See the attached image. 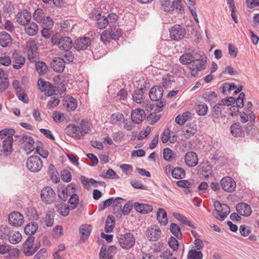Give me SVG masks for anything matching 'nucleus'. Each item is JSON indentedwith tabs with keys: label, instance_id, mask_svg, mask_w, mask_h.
I'll list each match as a JSON object with an SVG mask.
<instances>
[{
	"label": "nucleus",
	"instance_id": "51",
	"mask_svg": "<svg viewBox=\"0 0 259 259\" xmlns=\"http://www.w3.org/2000/svg\"><path fill=\"white\" fill-rule=\"evenodd\" d=\"M83 237L85 239L89 237L91 232V226L88 225H82L79 229Z\"/></svg>",
	"mask_w": 259,
	"mask_h": 259
},
{
	"label": "nucleus",
	"instance_id": "43",
	"mask_svg": "<svg viewBox=\"0 0 259 259\" xmlns=\"http://www.w3.org/2000/svg\"><path fill=\"white\" fill-rule=\"evenodd\" d=\"M170 231L178 239H182L181 229L177 224L175 223L171 224L170 225Z\"/></svg>",
	"mask_w": 259,
	"mask_h": 259
},
{
	"label": "nucleus",
	"instance_id": "31",
	"mask_svg": "<svg viewBox=\"0 0 259 259\" xmlns=\"http://www.w3.org/2000/svg\"><path fill=\"white\" fill-rule=\"evenodd\" d=\"M13 142V137H10L9 139H5L3 143L2 151L5 155H9L12 151V145Z\"/></svg>",
	"mask_w": 259,
	"mask_h": 259
},
{
	"label": "nucleus",
	"instance_id": "32",
	"mask_svg": "<svg viewBox=\"0 0 259 259\" xmlns=\"http://www.w3.org/2000/svg\"><path fill=\"white\" fill-rule=\"evenodd\" d=\"M156 218L158 222L162 225L166 226L168 223L167 213L162 208H159L157 211Z\"/></svg>",
	"mask_w": 259,
	"mask_h": 259
},
{
	"label": "nucleus",
	"instance_id": "62",
	"mask_svg": "<svg viewBox=\"0 0 259 259\" xmlns=\"http://www.w3.org/2000/svg\"><path fill=\"white\" fill-rule=\"evenodd\" d=\"M169 246L174 250L177 251L179 247V243L176 238L174 237H170L168 242Z\"/></svg>",
	"mask_w": 259,
	"mask_h": 259
},
{
	"label": "nucleus",
	"instance_id": "42",
	"mask_svg": "<svg viewBox=\"0 0 259 259\" xmlns=\"http://www.w3.org/2000/svg\"><path fill=\"white\" fill-rule=\"evenodd\" d=\"M194 56L191 53H185L180 58V62L184 65L191 64L193 61Z\"/></svg>",
	"mask_w": 259,
	"mask_h": 259
},
{
	"label": "nucleus",
	"instance_id": "2",
	"mask_svg": "<svg viewBox=\"0 0 259 259\" xmlns=\"http://www.w3.org/2000/svg\"><path fill=\"white\" fill-rule=\"evenodd\" d=\"M42 166L41 159L36 155L29 157L26 161V167L32 172L35 173L39 171Z\"/></svg>",
	"mask_w": 259,
	"mask_h": 259
},
{
	"label": "nucleus",
	"instance_id": "23",
	"mask_svg": "<svg viewBox=\"0 0 259 259\" xmlns=\"http://www.w3.org/2000/svg\"><path fill=\"white\" fill-rule=\"evenodd\" d=\"M24 26L25 32L29 36H34L38 31V26L34 22L29 21Z\"/></svg>",
	"mask_w": 259,
	"mask_h": 259
},
{
	"label": "nucleus",
	"instance_id": "18",
	"mask_svg": "<svg viewBox=\"0 0 259 259\" xmlns=\"http://www.w3.org/2000/svg\"><path fill=\"white\" fill-rule=\"evenodd\" d=\"M13 67L15 69H19L24 65L25 58L20 54L15 51L13 54Z\"/></svg>",
	"mask_w": 259,
	"mask_h": 259
},
{
	"label": "nucleus",
	"instance_id": "48",
	"mask_svg": "<svg viewBox=\"0 0 259 259\" xmlns=\"http://www.w3.org/2000/svg\"><path fill=\"white\" fill-rule=\"evenodd\" d=\"M173 77L169 75H167L163 77L162 79V85L165 89L170 88L174 83Z\"/></svg>",
	"mask_w": 259,
	"mask_h": 259
},
{
	"label": "nucleus",
	"instance_id": "41",
	"mask_svg": "<svg viewBox=\"0 0 259 259\" xmlns=\"http://www.w3.org/2000/svg\"><path fill=\"white\" fill-rule=\"evenodd\" d=\"M187 257L188 259H202L203 254L200 250L192 248L189 250Z\"/></svg>",
	"mask_w": 259,
	"mask_h": 259
},
{
	"label": "nucleus",
	"instance_id": "10",
	"mask_svg": "<svg viewBox=\"0 0 259 259\" xmlns=\"http://www.w3.org/2000/svg\"><path fill=\"white\" fill-rule=\"evenodd\" d=\"M206 61L205 60H195L190 64L189 68L191 71V75L197 76L198 72L204 70L205 68Z\"/></svg>",
	"mask_w": 259,
	"mask_h": 259
},
{
	"label": "nucleus",
	"instance_id": "7",
	"mask_svg": "<svg viewBox=\"0 0 259 259\" xmlns=\"http://www.w3.org/2000/svg\"><path fill=\"white\" fill-rule=\"evenodd\" d=\"M75 185L71 183L67 187L60 185L58 188V195L62 200L65 201L67 199L68 196L71 195L73 193H75Z\"/></svg>",
	"mask_w": 259,
	"mask_h": 259
},
{
	"label": "nucleus",
	"instance_id": "15",
	"mask_svg": "<svg viewBox=\"0 0 259 259\" xmlns=\"http://www.w3.org/2000/svg\"><path fill=\"white\" fill-rule=\"evenodd\" d=\"M185 163L190 167H194L198 163V157L197 153L193 151H189L184 156Z\"/></svg>",
	"mask_w": 259,
	"mask_h": 259
},
{
	"label": "nucleus",
	"instance_id": "30",
	"mask_svg": "<svg viewBox=\"0 0 259 259\" xmlns=\"http://www.w3.org/2000/svg\"><path fill=\"white\" fill-rule=\"evenodd\" d=\"M57 211L61 215L66 217L69 214L70 209L68 205L62 202H58L55 205Z\"/></svg>",
	"mask_w": 259,
	"mask_h": 259
},
{
	"label": "nucleus",
	"instance_id": "40",
	"mask_svg": "<svg viewBox=\"0 0 259 259\" xmlns=\"http://www.w3.org/2000/svg\"><path fill=\"white\" fill-rule=\"evenodd\" d=\"M115 226L114 217L109 215L105 222V231L106 233L111 232Z\"/></svg>",
	"mask_w": 259,
	"mask_h": 259
},
{
	"label": "nucleus",
	"instance_id": "14",
	"mask_svg": "<svg viewBox=\"0 0 259 259\" xmlns=\"http://www.w3.org/2000/svg\"><path fill=\"white\" fill-rule=\"evenodd\" d=\"M161 235V230L156 225L150 226L146 231V236L150 241H156L158 240L160 238Z\"/></svg>",
	"mask_w": 259,
	"mask_h": 259
},
{
	"label": "nucleus",
	"instance_id": "39",
	"mask_svg": "<svg viewBox=\"0 0 259 259\" xmlns=\"http://www.w3.org/2000/svg\"><path fill=\"white\" fill-rule=\"evenodd\" d=\"M190 115L189 112H185L181 115H178L175 121L178 124L182 125L190 118Z\"/></svg>",
	"mask_w": 259,
	"mask_h": 259
},
{
	"label": "nucleus",
	"instance_id": "28",
	"mask_svg": "<svg viewBox=\"0 0 259 259\" xmlns=\"http://www.w3.org/2000/svg\"><path fill=\"white\" fill-rule=\"evenodd\" d=\"M197 132V125L191 122L186 125L183 131V135L187 139L190 138L194 135Z\"/></svg>",
	"mask_w": 259,
	"mask_h": 259
},
{
	"label": "nucleus",
	"instance_id": "55",
	"mask_svg": "<svg viewBox=\"0 0 259 259\" xmlns=\"http://www.w3.org/2000/svg\"><path fill=\"white\" fill-rule=\"evenodd\" d=\"M12 63L11 57L5 54H2L0 56V64L5 66H9Z\"/></svg>",
	"mask_w": 259,
	"mask_h": 259
},
{
	"label": "nucleus",
	"instance_id": "33",
	"mask_svg": "<svg viewBox=\"0 0 259 259\" xmlns=\"http://www.w3.org/2000/svg\"><path fill=\"white\" fill-rule=\"evenodd\" d=\"M7 238L11 243L15 244L20 242L21 241L22 237L21 234L19 232L11 230Z\"/></svg>",
	"mask_w": 259,
	"mask_h": 259
},
{
	"label": "nucleus",
	"instance_id": "11",
	"mask_svg": "<svg viewBox=\"0 0 259 259\" xmlns=\"http://www.w3.org/2000/svg\"><path fill=\"white\" fill-rule=\"evenodd\" d=\"M65 132L68 136L76 139H81L84 134L80 128L75 124H69L65 129Z\"/></svg>",
	"mask_w": 259,
	"mask_h": 259
},
{
	"label": "nucleus",
	"instance_id": "44",
	"mask_svg": "<svg viewBox=\"0 0 259 259\" xmlns=\"http://www.w3.org/2000/svg\"><path fill=\"white\" fill-rule=\"evenodd\" d=\"M79 199L78 196L75 194V193H73L69 199L68 201V207H69L70 209H75L77 204H78Z\"/></svg>",
	"mask_w": 259,
	"mask_h": 259
},
{
	"label": "nucleus",
	"instance_id": "64",
	"mask_svg": "<svg viewBox=\"0 0 259 259\" xmlns=\"http://www.w3.org/2000/svg\"><path fill=\"white\" fill-rule=\"evenodd\" d=\"M106 17L102 16L97 19V26L101 29L105 28L108 25Z\"/></svg>",
	"mask_w": 259,
	"mask_h": 259
},
{
	"label": "nucleus",
	"instance_id": "47",
	"mask_svg": "<svg viewBox=\"0 0 259 259\" xmlns=\"http://www.w3.org/2000/svg\"><path fill=\"white\" fill-rule=\"evenodd\" d=\"M177 184L179 187L185 188H192L195 186L192 180H180L177 182Z\"/></svg>",
	"mask_w": 259,
	"mask_h": 259
},
{
	"label": "nucleus",
	"instance_id": "22",
	"mask_svg": "<svg viewBox=\"0 0 259 259\" xmlns=\"http://www.w3.org/2000/svg\"><path fill=\"white\" fill-rule=\"evenodd\" d=\"M145 117V111L143 109H137L133 110L131 114V117L134 122L135 123H141Z\"/></svg>",
	"mask_w": 259,
	"mask_h": 259
},
{
	"label": "nucleus",
	"instance_id": "16",
	"mask_svg": "<svg viewBox=\"0 0 259 259\" xmlns=\"http://www.w3.org/2000/svg\"><path fill=\"white\" fill-rule=\"evenodd\" d=\"M170 37L174 40L183 38L185 34V30L179 25H175L170 30Z\"/></svg>",
	"mask_w": 259,
	"mask_h": 259
},
{
	"label": "nucleus",
	"instance_id": "1",
	"mask_svg": "<svg viewBox=\"0 0 259 259\" xmlns=\"http://www.w3.org/2000/svg\"><path fill=\"white\" fill-rule=\"evenodd\" d=\"M52 42L54 45L57 46L60 50L64 51H69L72 47V40L67 36L59 37L54 36L52 38Z\"/></svg>",
	"mask_w": 259,
	"mask_h": 259
},
{
	"label": "nucleus",
	"instance_id": "12",
	"mask_svg": "<svg viewBox=\"0 0 259 259\" xmlns=\"http://www.w3.org/2000/svg\"><path fill=\"white\" fill-rule=\"evenodd\" d=\"M220 184L222 189L228 192L234 191L236 187L235 181L230 177H224L221 180Z\"/></svg>",
	"mask_w": 259,
	"mask_h": 259
},
{
	"label": "nucleus",
	"instance_id": "26",
	"mask_svg": "<svg viewBox=\"0 0 259 259\" xmlns=\"http://www.w3.org/2000/svg\"><path fill=\"white\" fill-rule=\"evenodd\" d=\"M236 208L240 215L245 217L250 215L252 212L250 206L245 203H240L237 204Z\"/></svg>",
	"mask_w": 259,
	"mask_h": 259
},
{
	"label": "nucleus",
	"instance_id": "34",
	"mask_svg": "<svg viewBox=\"0 0 259 259\" xmlns=\"http://www.w3.org/2000/svg\"><path fill=\"white\" fill-rule=\"evenodd\" d=\"M12 42V38L9 34L3 31L0 33V45L7 47Z\"/></svg>",
	"mask_w": 259,
	"mask_h": 259
},
{
	"label": "nucleus",
	"instance_id": "52",
	"mask_svg": "<svg viewBox=\"0 0 259 259\" xmlns=\"http://www.w3.org/2000/svg\"><path fill=\"white\" fill-rule=\"evenodd\" d=\"M163 155L164 159L170 161L175 158V154L170 148H166L163 150Z\"/></svg>",
	"mask_w": 259,
	"mask_h": 259
},
{
	"label": "nucleus",
	"instance_id": "37",
	"mask_svg": "<svg viewBox=\"0 0 259 259\" xmlns=\"http://www.w3.org/2000/svg\"><path fill=\"white\" fill-rule=\"evenodd\" d=\"M186 172L184 169L180 167H176L173 168L171 176L176 179H182L185 178Z\"/></svg>",
	"mask_w": 259,
	"mask_h": 259
},
{
	"label": "nucleus",
	"instance_id": "60",
	"mask_svg": "<svg viewBox=\"0 0 259 259\" xmlns=\"http://www.w3.org/2000/svg\"><path fill=\"white\" fill-rule=\"evenodd\" d=\"M110 31L108 30H104L101 34V39L105 44L108 43L111 39Z\"/></svg>",
	"mask_w": 259,
	"mask_h": 259
},
{
	"label": "nucleus",
	"instance_id": "45",
	"mask_svg": "<svg viewBox=\"0 0 259 259\" xmlns=\"http://www.w3.org/2000/svg\"><path fill=\"white\" fill-rule=\"evenodd\" d=\"M15 131L11 128H5L0 131V139H9L13 137L15 134Z\"/></svg>",
	"mask_w": 259,
	"mask_h": 259
},
{
	"label": "nucleus",
	"instance_id": "59",
	"mask_svg": "<svg viewBox=\"0 0 259 259\" xmlns=\"http://www.w3.org/2000/svg\"><path fill=\"white\" fill-rule=\"evenodd\" d=\"M48 256V253L46 248H41L34 255V259H46Z\"/></svg>",
	"mask_w": 259,
	"mask_h": 259
},
{
	"label": "nucleus",
	"instance_id": "29",
	"mask_svg": "<svg viewBox=\"0 0 259 259\" xmlns=\"http://www.w3.org/2000/svg\"><path fill=\"white\" fill-rule=\"evenodd\" d=\"M65 65V64L64 59L60 57L54 58L52 63V68L56 72L63 71L64 69Z\"/></svg>",
	"mask_w": 259,
	"mask_h": 259
},
{
	"label": "nucleus",
	"instance_id": "8",
	"mask_svg": "<svg viewBox=\"0 0 259 259\" xmlns=\"http://www.w3.org/2000/svg\"><path fill=\"white\" fill-rule=\"evenodd\" d=\"M41 200L46 204L52 203L56 198V193L50 187H45L40 192Z\"/></svg>",
	"mask_w": 259,
	"mask_h": 259
},
{
	"label": "nucleus",
	"instance_id": "36",
	"mask_svg": "<svg viewBox=\"0 0 259 259\" xmlns=\"http://www.w3.org/2000/svg\"><path fill=\"white\" fill-rule=\"evenodd\" d=\"M38 225L36 222H31L27 224L24 228V232L27 235L34 234L38 229Z\"/></svg>",
	"mask_w": 259,
	"mask_h": 259
},
{
	"label": "nucleus",
	"instance_id": "20",
	"mask_svg": "<svg viewBox=\"0 0 259 259\" xmlns=\"http://www.w3.org/2000/svg\"><path fill=\"white\" fill-rule=\"evenodd\" d=\"M163 89L160 86L153 87L149 92V97L152 101H158L163 95Z\"/></svg>",
	"mask_w": 259,
	"mask_h": 259
},
{
	"label": "nucleus",
	"instance_id": "21",
	"mask_svg": "<svg viewBox=\"0 0 259 259\" xmlns=\"http://www.w3.org/2000/svg\"><path fill=\"white\" fill-rule=\"evenodd\" d=\"M63 106L68 111H74L77 106V102L71 96H66L63 100Z\"/></svg>",
	"mask_w": 259,
	"mask_h": 259
},
{
	"label": "nucleus",
	"instance_id": "35",
	"mask_svg": "<svg viewBox=\"0 0 259 259\" xmlns=\"http://www.w3.org/2000/svg\"><path fill=\"white\" fill-rule=\"evenodd\" d=\"M124 116L122 113L117 112L112 114L110 118V122L114 125L120 124L124 121Z\"/></svg>",
	"mask_w": 259,
	"mask_h": 259
},
{
	"label": "nucleus",
	"instance_id": "17",
	"mask_svg": "<svg viewBox=\"0 0 259 259\" xmlns=\"http://www.w3.org/2000/svg\"><path fill=\"white\" fill-rule=\"evenodd\" d=\"M177 140V134L175 133L170 132L169 127L165 128L161 136V141L163 143L169 141L171 143H175Z\"/></svg>",
	"mask_w": 259,
	"mask_h": 259
},
{
	"label": "nucleus",
	"instance_id": "46",
	"mask_svg": "<svg viewBox=\"0 0 259 259\" xmlns=\"http://www.w3.org/2000/svg\"><path fill=\"white\" fill-rule=\"evenodd\" d=\"M231 133L235 137H239L242 135V131L239 123H236L231 126Z\"/></svg>",
	"mask_w": 259,
	"mask_h": 259
},
{
	"label": "nucleus",
	"instance_id": "49",
	"mask_svg": "<svg viewBox=\"0 0 259 259\" xmlns=\"http://www.w3.org/2000/svg\"><path fill=\"white\" fill-rule=\"evenodd\" d=\"M203 97L206 101L210 103H213L217 101V95L215 92L209 91L205 93Z\"/></svg>",
	"mask_w": 259,
	"mask_h": 259
},
{
	"label": "nucleus",
	"instance_id": "19",
	"mask_svg": "<svg viewBox=\"0 0 259 259\" xmlns=\"http://www.w3.org/2000/svg\"><path fill=\"white\" fill-rule=\"evenodd\" d=\"M31 18V15L27 10L21 11L16 16L17 22L21 25H25Z\"/></svg>",
	"mask_w": 259,
	"mask_h": 259
},
{
	"label": "nucleus",
	"instance_id": "58",
	"mask_svg": "<svg viewBox=\"0 0 259 259\" xmlns=\"http://www.w3.org/2000/svg\"><path fill=\"white\" fill-rule=\"evenodd\" d=\"M102 177L104 178L118 179L119 177L112 169H109L106 173L103 174Z\"/></svg>",
	"mask_w": 259,
	"mask_h": 259
},
{
	"label": "nucleus",
	"instance_id": "3",
	"mask_svg": "<svg viewBox=\"0 0 259 259\" xmlns=\"http://www.w3.org/2000/svg\"><path fill=\"white\" fill-rule=\"evenodd\" d=\"M118 242L122 248L129 249L135 245V238L133 234L130 233H125L119 236Z\"/></svg>",
	"mask_w": 259,
	"mask_h": 259
},
{
	"label": "nucleus",
	"instance_id": "63",
	"mask_svg": "<svg viewBox=\"0 0 259 259\" xmlns=\"http://www.w3.org/2000/svg\"><path fill=\"white\" fill-rule=\"evenodd\" d=\"M134 205L130 202L125 203L121 210V214L123 215H128L133 209Z\"/></svg>",
	"mask_w": 259,
	"mask_h": 259
},
{
	"label": "nucleus",
	"instance_id": "6",
	"mask_svg": "<svg viewBox=\"0 0 259 259\" xmlns=\"http://www.w3.org/2000/svg\"><path fill=\"white\" fill-rule=\"evenodd\" d=\"M34 237L29 236L22 245V251L26 256L32 255L37 250V246L34 244Z\"/></svg>",
	"mask_w": 259,
	"mask_h": 259
},
{
	"label": "nucleus",
	"instance_id": "53",
	"mask_svg": "<svg viewBox=\"0 0 259 259\" xmlns=\"http://www.w3.org/2000/svg\"><path fill=\"white\" fill-rule=\"evenodd\" d=\"M63 234V229L61 226L57 225L55 226L53 231L52 236L55 239L60 238Z\"/></svg>",
	"mask_w": 259,
	"mask_h": 259
},
{
	"label": "nucleus",
	"instance_id": "38",
	"mask_svg": "<svg viewBox=\"0 0 259 259\" xmlns=\"http://www.w3.org/2000/svg\"><path fill=\"white\" fill-rule=\"evenodd\" d=\"M26 48L28 51L29 57L33 55L37 50L36 42L33 40H29L26 44Z\"/></svg>",
	"mask_w": 259,
	"mask_h": 259
},
{
	"label": "nucleus",
	"instance_id": "5",
	"mask_svg": "<svg viewBox=\"0 0 259 259\" xmlns=\"http://www.w3.org/2000/svg\"><path fill=\"white\" fill-rule=\"evenodd\" d=\"M214 206L216 210L215 217L220 221H223L230 213L229 207L225 204L221 203L218 201L214 202Z\"/></svg>",
	"mask_w": 259,
	"mask_h": 259
},
{
	"label": "nucleus",
	"instance_id": "9",
	"mask_svg": "<svg viewBox=\"0 0 259 259\" xmlns=\"http://www.w3.org/2000/svg\"><path fill=\"white\" fill-rule=\"evenodd\" d=\"M9 224L14 227H19L24 223V218L22 214L16 211L12 212L9 214Z\"/></svg>",
	"mask_w": 259,
	"mask_h": 259
},
{
	"label": "nucleus",
	"instance_id": "56",
	"mask_svg": "<svg viewBox=\"0 0 259 259\" xmlns=\"http://www.w3.org/2000/svg\"><path fill=\"white\" fill-rule=\"evenodd\" d=\"M35 67L37 71L40 74L45 73L47 70V66L46 63L43 62H38L35 64Z\"/></svg>",
	"mask_w": 259,
	"mask_h": 259
},
{
	"label": "nucleus",
	"instance_id": "57",
	"mask_svg": "<svg viewBox=\"0 0 259 259\" xmlns=\"http://www.w3.org/2000/svg\"><path fill=\"white\" fill-rule=\"evenodd\" d=\"M197 112L199 115H205L208 111V107L204 103H201L197 106L196 108Z\"/></svg>",
	"mask_w": 259,
	"mask_h": 259
},
{
	"label": "nucleus",
	"instance_id": "4",
	"mask_svg": "<svg viewBox=\"0 0 259 259\" xmlns=\"http://www.w3.org/2000/svg\"><path fill=\"white\" fill-rule=\"evenodd\" d=\"M33 18L38 23L47 25L48 27H52L54 25L53 19L49 16H46L41 9H37L35 11Z\"/></svg>",
	"mask_w": 259,
	"mask_h": 259
},
{
	"label": "nucleus",
	"instance_id": "54",
	"mask_svg": "<svg viewBox=\"0 0 259 259\" xmlns=\"http://www.w3.org/2000/svg\"><path fill=\"white\" fill-rule=\"evenodd\" d=\"M10 229L5 225H2L0 226V238L2 239L7 238L9 233L10 232Z\"/></svg>",
	"mask_w": 259,
	"mask_h": 259
},
{
	"label": "nucleus",
	"instance_id": "13",
	"mask_svg": "<svg viewBox=\"0 0 259 259\" xmlns=\"http://www.w3.org/2000/svg\"><path fill=\"white\" fill-rule=\"evenodd\" d=\"M161 9L165 12H170L174 10H181V2L179 0H174L172 3L170 0H160Z\"/></svg>",
	"mask_w": 259,
	"mask_h": 259
},
{
	"label": "nucleus",
	"instance_id": "61",
	"mask_svg": "<svg viewBox=\"0 0 259 259\" xmlns=\"http://www.w3.org/2000/svg\"><path fill=\"white\" fill-rule=\"evenodd\" d=\"M19 249L15 248H11L10 247L8 252L9 258L10 259H17L19 257Z\"/></svg>",
	"mask_w": 259,
	"mask_h": 259
},
{
	"label": "nucleus",
	"instance_id": "24",
	"mask_svg": "<svg viewBox=\"0 0 259 259\" xmlns=\"http://www.w3.org/2000/svg\"><path fill=\"white\" fill-rule=\"evenodd\" d=\"M22 139L24 143V150L27 154L31 152L35 148L36 149L34 145V141L32 137L24 135L23 136Z\"/></svg>",
	"mask_w": 259,
	"mask_h": 259
},
{
	"label": "nucleus",
	"instance_id": "27",
	"mask_svg": "<svg viewBox=\"0 0 259 259\" xmlns=\"http://www.w3.org/2000/svg\"><path fill=\"white\" fill-rule=\"evenodd\" d=\"M134 207L136 211L141 213H147L151 212L153 210V207L151 205L138 202H135Z\"/></svg>",
	"mask_w": 259,
	"mask_h": 259
},
{
	"label": "nucleus",
	"instance_id": "50",
	"mask_svg": "<svg viewBox=\"0 0 259 259\" xmlns=\"http://www.w3.org/2000/svg\"><path fill=\"white\" fill-rule=\"evenodd\" d=\"M106 200V202H108L107 204H108V206H117L119 204L121 203L124 199L121 197H111Z\"/></svg>",
	"mask_w": 259,
	"mask_h": 259
},
{
	"label": "nucleus",
	"instance_id": "25",
	"mask_svg": "<svg viewBox=\"0 0 259 259\" xmlns=\"http://www.w3.org/2000/svg\"><path fill=\"white\" fill-rule=\"evenodd\" d=\"M90 45V38L88 37H83L76 41L74 48L77 50H85Z\"/></svg>",
	"mask_w": 259,
	"mask_h": 259
}]
</instances>
